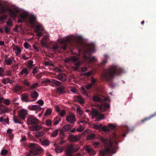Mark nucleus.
Returning <instances> with one entry per match:
<instances>
[{"label":"nucleus","mask_w":156,"mask_h":156,"mask_svg":"<svg viewBox=\"0 0 156 156\" xmlns=\"http://www.w3.org/2000/svg\"><path fill=\"white\" fill-rule=\"evenodd\" d=\"M119 136L115 133H113L112 138L109 140L102 136H100L99 139L103 143L107 144L109 143V147L106 148L103 151H100L99 153L101 156H109L108 155L110 153H115L116 152L117 147L113 145L114 143L117 145L118 143V138Z\"/></svg>","instance_id":"obj_1"},{"label":"nucleus","mask_w":156,"mask_h":156,"mask_svg":"<svg viewBox=\"0 0 156 156\" xmlns=\"http://www.w3.org/2000/svg\"><path fill=\"white\" fill-rule=\"evenodd\" d=\"M123 69L118 66L112 65L105 70L102 73L101 78L108 82H111L115 75H119L123 73Z\"/></svg>","instance_id":"obj_2"},{"label":"nucleus","mask_w":156,"mask_h":156,"mask_svg":"<svg viewBox=\"0 0 156 156\" xmlns=\"http://www.w3.org/2000/svg\"><path fill=\"white\" fill-rule=\"evenodd\" d=\"M61 47L62 49L65 50L67 48H77L78 47L77 42L74 41L73 39L70 37H67L63 39L62 41Z\"/></svg>","instance_id":"obj_3"},{"label":"nucleus","mask_w":156,"mask_h":156,"mask_svg":"<svg viewBox=\"0 0 156 156\" xmlns=\"http://www.w3.org/2000/svg\"><path fill=\"white\" fill-rule=\"evenodd\" d=\"M93 100L95 102L102 103L99 107V108L101 111H105L107 108H108L110 107L109 104L105 102V101H108L110 100L108 98H105L102 99L98 96L95 95L93 98Z\"/></svg>","instance_id":"obj_4"},{"label":"nucleus","mask_w":156,"mask_h":156,"mask_svg":"<svg viewBox=\"0 0 156 156\" xmlns=\"http://www.w3.org/2000/svg\"><path fill=\"white\" fill-rule=\"evenodd\" d=\"M30 148V153L27 154L28 156H34L39 154L43 151V149L38 144L31 143L29 144Z\"/></svg>","instance_id":"obj_5"},{"label":"nucleus","mask_w":156,"mask_h":156,"mask_svg":"<svg viewBox=\"0 0 156 156\" xmlns=\"http://www.w3.org/2000/svg\"><path fill=\"white\" fill-rule=\"evenodd\" d=\"M94 51V48L93 46H91L88 45V47L85 49L84 53V58L86 60L90 62H94L95 60V58L94 57H91L90 54L91 53Z\"/></svg>","instance_id":"obj_6"},{"label":"nucleus","mask_w":156,"mask_h":156,"mask_svg":"<svg viewBox=\"0 0 156 156\" xmlns=\"http://www.w3.org/2000/svg\"><path fill=\"white\" fill-rule=\"evenodd\" d=\"M91 110L90 115H92V118L94 119L95 118V121H99L104 119V115L100 113L97 109L91 108Z\"/></svg>","instance_id":"obj_7"},{"label":"nucleus","mask_w":156,"mask_h":156,"mask_svg":"<svg viewBox=\"0 0 156 156\" xmlns=\"http://www.w3.org/2000/svg\"><path fill=\"white\" fill-rule=\"evenodd\" d=\"M69 60L74 66V69L75 70L77 71L80 68V66L82 62L80 61L79 57L76 56H71L69 57Z\"/></svg>","instance_id":"obj_8"},{"label":"nucleus","mask_w":156,"mask_h":156,"mask_svg":"<svg viewBox=\"0 0 156 156\" xmlns=\"http://www.w3.org/2000/svg\"><path fill=\"white\" fill-rule=\"evenodd\" d=\"M39 121L38 119L32 115L29 116L27 120V123L28 125H36L39 123Z\"/></svg>","instance_id":"obj_9"},{"label":"nucleus","mask_w":156,"mask_h":156,"mask_svg":"<svg viewBox=\"0 0 156 156\" xmlns=\"http://www.w3.org/2000/svg\"><path fill=\"white\" fill-rule=\"evenodd\" d=\"M77 149H75L73 145L69 146L66 149V154L67 156H73L72 153L77 151Z\"/></svg>","instance_id":"obj_10"},{"label":"nucleus","mask_w":156,"mask_h":156,"mask_svg":"<svg viewBox=\"0 0 156 156\" xmlns=\"http://www.w3.org/2000/svg\"><path fill=\"white\" fill-rule=\"evenodd\" d=\"M27 115V110L23 109H21L18 113V117L23 120L25 119Z\"/></svg>","instance_id":"obj_11"},{"label":"nucleus","mask_w":156,"mask_h":156,"mask_svg":"<svg viewBox=\"0 0 156 156\" xmlns=\"http://www.w3.org/2000/svg\"><path fill=\"white\" fill-rule=\"evenodd\" d=\"M66 120L72 124H74L76 121L75 115L73 113L69 114L66 116Z\"/></svg>","instance_id":"obj_12"},{"label":"nucleus","mask_w":156,"mask_h":156,"mask_svg":"<svg viewBox=\"0 0 156 156\" xmlns=\"http://www.w3.org/2000/svg\"><path fill=\"white\" fill-rule=\"evenodd\" d=\"M21 99L22 101L25 102H32L33 100L30 99L29 95L28 94H22Z\"/></svg>","instance_id":"obj_13"},{"label":"nucleus","mask_w":156,"mask_h":156,"mask_svg":"<svg viewBox=\"0 0 156 156\" xmlns=\"http://www.w3.org/2000/svg\"><path fill=\"white\" fill-rule=\"evenodd\" d=\"M84 148L86 151L89 154L90 156H94L96 154L95 152L91 148L90 146H85Z\"/></svg>","instance_id":"obj_14"},{"label":"nucleus","mask_w":156,"mask_h":156,"mask_svg":"<svg viewBox=\"0 0 156 156\" xmlns=\"http://www.w3.org/2000/svg\"><path fill=\"white\" fill-rule=\"evenodd\" d=\"M8 57L7 55L5 56L4 62L6 65H11L12 64L13 61H15L14 58L11 57L8 58Z\"/></svg>","instance_id":"obj_15"},{"label":"nucleus","mask_w":156,"mask_h":156,"mask_svg":"<svg viewBox=\"0 0 156 156\" xmlns=\"http://www.w3.org/2000/svg\"><path fill=\"white\" fill-rule=\"evenodd\" d=\"M29 109L30 110H35L40 111L41 109V108L38 105H33L28 106Z\"/></svg>","instance_id":"obj_16"},{"label":"nucleus","mask_w":156,"mask_h":156,"mask_svg":"<svg viewBox=\"0 0 156 156\" xmlns=\"http://www.w3.org/2000/svg\"><path fill=\"white\" fill-rule=\"evenodd\" d=\"M38 96L39 95L37 92L35 91H34L30 93V99H32V100H33L32 101H34L36 100Z\"/></svg>","instance_id":"obj_17"},{"label":"nucleus","mask_w":156,"mask_h":156,"mask_svg":"<svg viewBox=\"0 0 156 156\" xmlns=\"http://www.w3.org/2000/svg\"><path fill=\"white\" fill-rule=\"evenodd\" d=\"M57 79L62 81L65 82L67 79L66 76L64 73H60L58 75Z\"/></svg>","instance_id":"obj_18"},{"label":"nucleus","mask_w":156,"mask_h":156,"mask_svg":"<svg viewBox=\"0 0 156 156\" xmlns=\"http://www.w3.org/2000/svg\"><path fill=\"white\" fill-rule=\"evenodd\" d=\"M49 40V37L48 35H45L41 41V44L43 46H47Z\"/></svg>","instance_id":"obj_19"},{"label":"nucleus","mask_w":156,"mask_h":156,"mask_svg":"<svg viewBox=\"0 0 156 156\" xmlns=\"http://www.w3.org/2000/svg\"><path fill=\"white\" fill-rule=\"evenodd\" d=\"M80 137L78 135H70L69 137V139L70 140L73 142L77 141L80 140Z\"/></svg>","instance_id":"obj_20"},{"label":"nucleus","mask_w":156,"mask_h":156,"mask_svg":"<svg viewBox=\"0 0 156 156\" xmlns=\"http://www.w3.org/2000/svg\"><path fill=\"white\" fill-rule=\"evenodd\" d=\"M71 129V126L67 124L64 126L62 128V130L60 131V133H62V131L63 132H66L69 131Z\"/></svg>","instance_id":"obj_21"},{"label":"nucleus","mask_w":156,"mask_h":156,"mask_svg":"<svg viewBox=\"0 0 156 156\" xmlns=\"http://www.w3.org/2000/svg\"><path fill=\"white\" fill-rule=\"evenodd\" d=\"M155 116H156V112H155L153 114L150 115L149 117L144 118V119L141 120V122L142 123H143L145 122L150 120L152 118Z\"/></svg>","instance_id":"obj_22"},{"label":"nucleus","mask_w":156,"mask_h":156,"mask_svg":"<svg viewBox=\"0 0 156 156\" xmlns=\"http://www.w3.org/2000/svg\"><path fill=\"white\" fill-rule=\"evenodd\" d=\"M41 128V126L39 125L32 126L29 128L32 131H38Z\"/></svg>","instance_id":"obj_23"},{"label":"nucleus","mask_w":156,"mask_h":156,"mask_svg":"<svg viewBox=\"0 0 156 156\" xmlns=\"http://www.w3.org/2000/svg\"><path fill=\"white\" fill-rule=\"evenodd\" d=\"M36 17L34 15H31L30 18L29 22L30 24H33L36 22Z\"/></svg>","instance_id":"obj_24"},{"label":"nucleus","mask_w":156,"mask_h":156,"mask_svg":"<svg viewBox=\"0 0 156 156\" xmlns=\"http://www.w3.org/2000/svg\"><path fill=\"white\" fill-rule=\"evenodd\" d=\"M8 11L9 12V16L12 17H16L17 16L16 13L13 11L11 9H9L8 10Z\"/></svg>","instance_id":"obj_25"},{"label":"nucleus","mask_w":156,"mask_h":156,"mask_svg":"<svg viewBox=\"0 0 156 156\" xmlns=\"http://www.w3.org/2000/svg\"><path fill=\"white\" fill-rule=\"evenodd\" d=\"M7 11V9L0 2V14L5 13Z\"/></svg>","instance_id":"obj_26"},{"label":"nucleus","mask_w":156,"mask_h":156,"mask_svg":"<svg viewBox=\"0 0 156 156\" xmlns=\"http://www.w3.org/2000/svg\"><path fill=\"white\" fill-rule=\"evenodd\" d=\"M0 110L2 113H5L9 110V108L2 105H0Z\"/></svg>","instance_id":"obj_27"},{"label":"nucleus","mask_w":156,"mask_h":156,"mask_svg":"<svg viewBox=\"0 0 156 156\" xmlns=\"http://www.w3.org/2000/svg\"><path fill=\"white\" fill-rule=\"evenodd\" d=\"M2 82L4 84H6L8 83L12 84V80L10 79L8 77L6 78H3L2 80Z\"/></svg>","instance_id":"obj_28"},{"label":"nucleus","mask_w":156,"mask_h":156,"mask_svg":"<svg viewBox=\"0 0 156 156\" xmlns=\"http://www.w3.org/2000/svg\"><path fill=\"white\" fill-rule=\"evenodd\" d=\"M13 121L15 123H18L19 124H21L22 122L20 120L19 118L16 116H14L13 117Z\"/></svg>","instance_id":"obj_29"},{"label":"nucleus","mask_w":156,"mask_h":156,"mask_svg":"<svg viewBox=\"0 0 156 156\" xmlns=\"http://www.w3.org/2000/svg\"><path fill=\"white\" fill-rule=\"evenodd\" d=\"M40 142L42 145L45 146H48L50 144L49 141L48 140H40Z\"/></svg>","instance_id":"obj_30"},{"label":"nucleus","mask_w":156,"mask_h":156,"mask_svg":"<svg viewBox=\"0 0 156 156\" xmlns=\"http://www.w3.org/2000/svg\"><path fill=\"white\" fill-rule=\"evenodd\" d=\"M29 73V72L27 68H23L20 72V74L22 75L24 74L26 76Z\"/></svg>","instance_id":"obj_31"},{"label":"nucleus","mask_w":156,"mask_h":156,"mask_svg":"<svg viewBox=\"0 0 156 156\" xmlns=\"http://www.w3.org/2000/svg\"><path fill=\"white\" fill-rule=\"evenodd\" d=\"M51 83L53 84H55L58 86H60L62 84L61 82L54 79L51 80Z\"/></svg>","instance_id":"obj_32"},{"label":"nucleus","mask_w":156,"mask_h":156,"mask_svg":"<svg viewBox=\"0 0 156 156\" xmlns=\"http://www.w3.org/2000/svg\"><path fill=\"white\" fill-rule=\"evenodd\" d=\"M33 63V61L32 60H30L28 61L27 66L29 69H31L34 67Z\"/></svg>","instance_id":"obj_33"},{"label":"nucleus","mask_w":156,"mask_h":156,"mask_svg":"<svg viewBox=\"0 0 156 156\" xmlns=\"http://www.w3.org/2000/svg\"><path fill=\"white\" fill-rule=\"evenodd\" d=\"M44 133V132L43 131L37 132L36 133L35 135L36 138H38L42 136Z\"/></svg>","instance_id":"obj_34"},{"label":"nucleus","mask_w":156,"mask_h":156,"mask_svg":"<svg viewBox=\"0 0 156 156\" xmlns=\"http://www.w3.org/2000/svg\"><path fill=\"white\" fill-rule=\"evenodd\" d=\"M61 120V119L60 118L57 116L53 120L54 122L53 125H55L58 124Z\"/></svg>","instance_id":"obj_35"},{"label":"nucleus","mask_w":156,"mask_h":156,"mask_svg":"<svg viewBox=\"0 0 156 156\" xmlns=\"http://www.w3.org/2000/svg\"><path fill=\"white\" fill-rule=\"evenodd\" d=\"M14 50L16 51L15 53L17 55H18L20 54L21 51L20 48L17 46L14 48Z\"/></svg>","instance_id":"obj_36"},{"label":"nucleus","mask_w":156,"mask_h":156,"mask_svg":"<svg viewBox=\"0 0 156 156\" xmlns=\"http://www.w3.org/2000/svg\"><path fill=\"white\" fill-rule=\"evenodd\" d=\"M36 28L37 31H41L44 30V28L42 26L41 24L36 26Z\"/></svg>","instance_id":"obj_37"},{"label":"nucleus","mask_w":156,"mask_h":156,"mask_svg":"<svg viewBox=\"0 0 156 156\" xmlns=\"http://www.w3.org/2000/svg\"><path fill=\"white\" fill-rule=\"evenodd\" d=\"M14 91L17 92L21 89V87L20 86L16 85L13 88Z\"/></svg>","instance_id":"obj_38"},{"label":"nucleus","mask_w":156,"mask_h":156,"mask_svg":"<svg viewBox=\"0 0 156 156\" xmlns=\"http://www.w3.org/2000/svg\"><path fill=\"white\" fill-rule=\"evenodd\" d=\"M8 16L6 15H3L0 16V21L3 23H4V20H6Z\"/></svg>","instance_id":"obj_39"},{"label":"nucleus","mask_w":156,"mask_h":156,"mask_svg":"<svg viewBox=\"0 0 156 156\" xmlns=\"http://www.w3.org/2000/svg\"><path fill=\"white\" fill-rule=\"evenodd\" d=\"M39 84L37 83H34L30 87L31 90H33L36 88L38 87Z\"/></svg>","instance_id":"obj_40"},{"label":"nucleus","mask_w":156,"mask_h":156,"mask_svg":"<svg viewBox=\"0 0 156 156\" xmlns=\"http://www.w3.org/2000/svg\"><path fill=\"white\" fill-rule=\"evenodd\" d=\"M105 59L103 60L101 62V64L102 65H104L105 63H106L107 62V59L108 58V55H105Z\"/></svg>","instance_id":"obj_41"},{"label":"nucleus","mask_w":156,"mask_h":156,"mask_svg":"<svg viewBox=\"0 0 156 156\" xmlns=\"http://www.w3.org/2000/svg\"><path fill=\"white\" fill-rule=\"evenodd\" d=\"M123 132L124 133H127L129 131V128L127 126H124L122 129Z\"/></svg>","instance_id":"obj_42"},{"label":"nucleus","mask_w":156,"mask_h":156,"mask_svg":"<svg viewBox=\"0 0 156 156\" xmlns=\"http://www.w3.org/2000/svg\"><path fill=\"white\" fill-rule=\"evenodd\" d=\"M3 28L4 29L5 31L6 34H9L10 31L11 29L9 28L8 26H4Z\"/></svg>","instance_id":"obj_43"},{"label":"nucleus","mask_w":156,"mask_h":156,"mask_svg":"<svg viewBox=\"0 0 156 156\" xmlns=\"http://www.w3.org/2000/svg\"><path fill=\"white\" fill-rule=\"evenodd\" d=\"M95 135L93 133H91L87 137V138L88 140H91L95 138Z\"/></svg>","instance_id":"obj_44"},{"label":"nucleus","mask_w":156,"mask_h":156,"mask_svg":"<svg viewBox=\"0 0 156 156\" xmlns=\"http://www.w3.org/2000/svg\"><path fill=\"white\" fill-rule=\"evenodd\" d=\"M55 151L57 153H61L62 151V148L61 147H58L55 149Z\"/></svg>","instance_id":"obj_45"},{"label":"nucleus","mask_w":156,"mask_h":156,"mask_svg":"<svg viewBox=\"0 0 156 156\" xmlns=\"http://www.w3.org/2000/svg\"><path fill=\"white\" fill-rule=\"evenodd\" d=\"M51 111H52V110L51 109H50V108L48 109L45 112V113H44L45 115L46 116L49 115L51 113Z\"/></svg>","instance_id":"obj_46"},{"label":"nucleus","mask_w":156,"mask_h":156,"mask_svg":"<svg viewBox=\"0 0 156 156\" xmlns=\"http://www.w3.org/2000/svg\"><path fill=\"white\" fill-rule=\"evenodd\" d=\"M51 81L49 79H46L44 81H43L41 83L42 84H44L45 85H47L48 83H51Z\"/></svg>","instance_id":"obj_47"},{"label":"nucleus","mask_w":156,"mask_h":156,"mask_svg":"<svg viewBox=\"0 0 156 156\" xmlns=\"http://www.w3.org/2000/svg\"><path fill=\"white\" fill-rule=\"evenodd\" d=\"M45 124L48 126H51V121L50 119H47L46 121Z\"/></svg>","instance_id":"obj_48"},{"label":"nucleus","mask_w":156,"mask_h":156,"mask_svg":"<svg viewBox=\"0 0 156 156\" xmlns=\"http://www.w3.org/2000/svg\"><path fill=\"white\" fill-rule=\"evenodd\" d=\"M21 18L23 20L26 19L27 17V15L24 13H22L20 15Z\"/></svg>","instance_id":"obj_49"},{"label":"nucleus","mask_w":156,"mask_h":156,"mask_svg":"<svg viewBox=\"0 0 156 156\" xmlns=\"http://www.w3.org/2000/svg\"><path fill=\"white\" fill-rule=\"evenodd\" d=\"M44 65L45 66H51L53 67L54 65L51 63L50 62L46 61L45 62Z\"/></svg>","instance_id":"obj_50"},{"label":"nucleus","mask_w":156,"mask_h":156,"mask_svg":"<svg viewBox=\"0 0 156 156\" xmlns=\"http://www.w3.org/2000/svg\"><path fill=\"white\" fill-rule=\"evenodd\" d=\"M24 47L26 49H29L31 47L30 45L26 41L24 43Z\"/></svg>","instance_id":"obj_51"},{"label":"nucleus","mask_w":156,"mask_h":156,"mask_svg":"<svg viewBox=\"0 0 156 156\" xmlns=\"http://www.w3.org/2000/svg\"><path fill=\"white\" fill-rule=\"evenodd\" d=\"M59 130L58 129H56L54 131L52 134V136L54 137L56 136L58 133Z\"/></svg>","instance_id":"obj_52"},{"label":"nucleus","mask_w":156,"mask_h":156,"mask_svg":"<svg viewBox=\"0 0 156 156\" xmlns=\"http://www.w3.org/2000/svg\"><path fill=\"white\" fill-rule=\"evenodd\" d=\"M84 129V128L83 126L80 125V127L79 128L76 129V130L78 132H81L83 131Z\"/></svg>","instance_id":"obj_53"},{"label":"nucleus","mask_w":156,"mask_h":156,"mask_svg":"<svg viewBox=\"0 0 156 156\" xmlns=\"http://www.w3.org/2000/svg\"><path fill=\"white\" fill-rule=\"evenodd\" d=\"M6 24L8 25V27H11L12 26V22L10 20L6 22Z\"/></svg>","instance_id":"obj_54"},{"label":"nucleus","mask_w":156,"mask_h":156,"mask_svg":"<svg viewBox=\"0 0 156 156\" xmlns=\"http://www.w3.org/2000/svg\"><path fill=\"white\" fill-rule=\"evenodd\" d=\"M77 113L79 115H81L83 113V111L81 109L80 107H78L77 109Z\"/></svg>","instance_id":"obj_55"},{"label":"nucleus","mask_w":156,"mask_h":156,"mask_svg":"<svg viewBox=\"0 0 156 156\" xmlns=\"http://www.w3.org/2000/svg\"><path fill=\"white\" fill-rule=\"evenodd\" d=\"M8 151L5 149L2 150L1 152V154L2 155H4L8 153Z\"/></svg>","instance_id":"obj_56"},{"label":"nucleus","mask_w":156,"mask_h":156,"mask_svg":"<svg viewBox=\"0 0 156 156\" xmlns=\"http://www.w3.org/2000/svg\"><path fill=\"white\" fill-rule=\"evenodd\" d=\"M3 102L6 105H9L10 104V101L8 99H5L3 101Z\"/></svg>","instance_id":"obj_57"},{"label":"nucleus","mask_w":156,"mask_h":156,"mask_svg":"<svg viewBox=\"0 0 156 156\" xmlns=\"http://www.w3.org/2000/svg\"><path fill=\"white\" fill-rule=\"evenodd\" d=\"M108 126L111 129H114L116 127V126L113 124H108Z\"/></svg>","instance_id":"obj_58"},{"label":"nucleus","mask_w":156,"mask_h":156,"mask_svg":"<svg viewBox=\"0 0 156 156\" xmlns=\"http://www.w3.org/2000/svg\"><path fill=\"white\" fill-rule=\"evenodd\" d=\"M102 129L104 132H109L110 131L109 129L105 125L102 127Z\"/></svg>","instance_id":"obj_59"},{"label":"nucleus","mask_w":156,"mask_h":156,"mask_svg":"<svg viewBox=\"0 0 156 156\" xmlns=\"http://www.w3.org/2000/svg\"><path fill=\"white\" fill-rule=\"evenodd\" d=\"M36 103L39 104L40 106H42L44 105V102L42 100H39L36 102Z\"/></svg>","instance_id":"obj_60"},{"label":"nucleus","mask_w":156,"mask_h":156,"mask_svg":"<svg viewBox=\"0 0 156 156\" xmlns=\"http://www.w3.org/2000/svg\"><path fill=\"white\" fill-rule=\"evenodd\" d=\"M81 89L82 90V92L84 94L87 96H88V93L87 91L85 90V88L83 87H82Z\"/></svg>","instance_id":"obj_61"},{"label":"nucleus","mask_w":156,"mask_h":156,"mask_svg":"<svg viewBox=\"0 0 156 156\" xmlns=\"http://www.w3.org/2000/svg\"><path fill=\"white\" fill-rule=\"evenodd\" d=\"M93 84L91 83H90L86 86V88L87 90H89L93 86Z\"/></svg>","instance_id":"obj_62"},{"label":"nucleus","mask_w":156,"mask_h":156,"mask_svg":"<svg viewBox=\"0 0 156 156\" xmlns=\"http://www.w3.org/2000/svg\"><path fill=\"white\" fill-rule=\"evenodd\" d=\"M59 113L60 115L62 117L64 116L66 114V111L64 110H62L61 112Z\"/></svg>","instance_id":"obj_63"},{"label":"nucleus","mask_w":156,"mask_h":156,"mask_svg":"<svg viewBox=\"0 0 156 156\" xmlns=\"http://www.w3.org/2000/svg\"><path fill=\"white\" fill-rule=\"evenodd\" d=\"M91 82L92 83V84H93V85H94L96 82L97 80L96 79H94V78L92 77L91 78Z\"/></svg>","instance_id":"obj_64"}]
</instances>
